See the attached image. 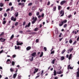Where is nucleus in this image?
Wrapping results in <instances>:
<instances>
[{"mask_svg": "<svg viewBox=\"0 0 79 79\" xmlns=\"http://www.w3.org/2000/svg\"><path fill=\"white\" fill-rule=\"evenodd\" d=\"M43 52H41V53L40 55V57H42V56H43Z\"/></svg>", "mask_w": 79, "mask_h": 79, "instance_id": "f704fd0d", "label": "nucleus"}, {"mask_svg": "<svg viewBox=\"0 0 79 79\" xmlns=\"http://www.w3.org/2000/svg\"><path fill=\"white\" fill-rule=\"evenodd\" d=\"M64 59V56H62V57H61V59L60 60H63Z\"/></svg>", "mask_w": 79, "mask_h": 79, "instance_id": "cd10ccee", "label": "nucleus"}, {"mask_svg": "<svg viewBox=\"0 0 79 79\" xmlns=\"http://www.w3.org/2000/svg\"><path fill=\"white\" fill-rule=\"evenodd\" d=\"M62 73L63 72H62V71H61L57 72V73L58 74H62Z\"/></svg>", "mask_w": 79, "mask_h": 79, "instance_id": "2eb2a0df", "label": "nucleus"}, {"mask_svg": "<svg viewBox=\"0 0 79 79\" xmlns=\"http://www.w3.org/2000/svg\"><path fill=\"white\" fill-rule=\"evenodd\" d=\"M10 19L11 21H16V18H14V16L11 17Z\"/></svg>", "mask_w": 79, "mask_h": 79, "instance_id": "20e7f679", "label": "nucleus"}, {"mask_svg": "<svg viewBox=\"0 0 79 79\" xmlns=\"http://www.w3.org/2000/svg\"><path fill=\"white\" fill-rule=\"evenodd\" d=\"M76 43H77V41H75L73 43V45H75V44H76Z\"/></svg>", "mask_w": 79, "mask_h": 79, "instance_id": "09e8293b", "label": "nucleus"}, {"mask_svg": "<svg viewBox=\"0 0 79 79\" xmlns=\"http://www.w3.org/2000/svg\"><path fill=\"white\" fill-rule=\"evenodd\" d=\"M31 47L30 46H28L27 47V48H26V50H31Z\"/></svg>", "mask_w": 79, "mask_h": 79, "instance_id": "4468645a", "label": "nucleus"}, {"mask_svg": "<svg viewBox=\"0 0 79 79\" xmlns=\"http://www.w3.org/2000/svg\"><path fill=\"white\" fill-rule=\"evenodd\" d=\"M63 24V22H61V23H60L59 24V26H62Z\"/></svg>", "mask_w": 79, "mask_h": 79, "instance_id": "6ab92c4d", "label": "nucleus"}, {"mask_svg": "<svg viewBox=\"0 0 79 79\" xmlns=\"http://www.w3.org/2000/svg\"><path fill=\"white\" fill-rule=\"evenodd\" d=\"M70 65H69L68 66V69H69V68H70Z\"/></svg>", "mask_w": 79, "mask_h": 79, "instance_id": "4d7b16f0", "label": "nucleus"}, {"mask_svg": "<svg viewBox=\"0 0 79 79\" xmlns=\"http://www.w3.org/2000/svg\"><path fill=\"white\" fill-rule=\"evenodd\" d=\"M55 53V51H51V54H53V53Z\"/></svg>", "mask_w": 79, "mask_h": 79, "instance_id": "49530a36", "label": "nucleus"}, {"mask_svg": "<svg viewBox=\"0 0 79 79\" xmlns=\"http://www.w3.org/2000/svg\"><path fill=\"white\" fill-rule=\"evenodd\" d=\"M60 9H61V6H58V10H60Z\"/></svg>", "mask_w": 79, "mask_h": 79, "instance_id": "a878e982", "label": "nucleus"}, {"mask_svg": "<svg viewBox=\"0 0 79 79\" xmlns=\"http://www.w3.org/2000/svg\"><path fill=\"white\" fill-rule=\"evenodd\" d=\"M67 3V1H65V0H64V1H62L60 2V5H63V4L64 3Z\"/></svg>", "mask_w": 79, "mask_h": 79, "instance_id": "7ed1b4c3", "label": "nucleus"}, {"mask_svg": "<svg viewBox=\"0 0 79 79\" xmlns=\"http://www.w3.org/2000/svg\"><path fill=\"white\" fill-rule=\"evenodd\" d=\"M65 51H66L65 49H64V50H63L61 52L62 54H64V52H65Z\"/></svg>", "mask_w": 79, "mask_h": 79, "instance_id": "393cba45", "label": "nucleus"}, {"mask_svg": "<svg viewBox=\"0 0 79 79\" xmlns=\"http://www.w3.org/2000/svg\"><path fill=\"white\" fill-rule=\"evenodd\" d=\"M69 42L70 44H72V42H73V41L71 40H69Z\"/></svg>", "mask_w": 79, "mask_h": 79, "instance_id": "e433bc0d", "label": "nucleus"}, {"mask_svg": "<svg viewBox=\"0 0 79 79\" xmlns=\"http://www.w3.org/2000/svg\"><path fill=\"white\" fill-rule=\"evenodd\" d=\"M16 76H17V73H16L14 74L13 77V78L15 79V78H16Z\"/></svg>", "mask_w": 79, "mask_h": 79, "instance_id": "f3484780", "label": "nucleus"}, {"mask_svg": "<svg viewBox=\"0 0 79 79\" xmlns=\"http://www.w3.org/2000/svg\"><path fill=\"white\" fill-rule=\"evenodd\" d=\"M11 62V61L9 59H7V61L6 62V64H8L9 63H10Z\"/></svg>", "mask_w": 79, "mask_h": 79, "instance_id": "6e6552de", "label": "nucleus"}, {"mask_svg": "<svg viewBox=\"0 0 79 79\" xmlns=\"http://www.w3.org/2000/svg\"><path fill=\"white\" fill-rule=\"evenodd\" d=\"M32 20H33L32 22V24H34L35 22H36V21L37 20V17H33V18H32Z\"/></svg>", "mask_w": 79, "mask_h": 79, "instance_id": "f257e3e1", "label": "nucleus"}, {"mask_svg": "<svg viewBox=\"0 0 79 79\" xmlns=\"http://www.w3.org/2000/svg\"><path fill=\"white\" fill-rule=\"evenodd\" d=\"M36 16H39V12H38L36 13Z\"/></svg>", "mask_w": 79, "mask_h": 79, "instance_id": "de8ad7c7", "label": "nucleus"}, {"mask_svg": "<svg viewBox=\"0 0 79 79\" xmlns=\"http://www.w3.org/2000/svg\"><path fill=\"white\" fill-rule=\"evenodd\" d=\"M29 16H32V13H29Z\"/></svg>", "mask_w": 79, "mask_h": 79, "instance_id": "680f3d73", "label": "nucleus"}, {"mask_svg": "<svg viewBox=\"0 0 79 79\" xmlns=\"http://www.w3.org/2000/svg\"><path fill=\"white\" fill-rule=\"evenodd\" d=\"M72 16V15H69L68 16V18H71Z\"/></svg>", "mask_w": 79, "mask_h": 79, "instance_id": "ea45409f", "label": "nucleus"}, {"mask_svg": "<svg viewBox=\"0 0 79 79\" xmlns=\"http://www.w3.org/2000/svg\"><path fill=\"white\" fill-rule=\"evenodd\" d=\"M4 34V33L3 32H2L1 34H0V36H1L2 35H3Z\"/></svg>", "mask_w": 79, "mask_h": 79, "instance_id": "6e6d98bb", "label": "nucleus"}, {"mask_svg": "<svg viewBox=\"0 0 79 79\" xmlns=\"http://www.w3.org/2000/svg\"><path fill=\"white\" fill-rule=\"evenodd\" d=\"M4 17H6L7 16V14L6 13H5L4 14Z\"/></svg>", "mask_w": 79, "mask_h": 79, "instance_id": "473e14b6", "label": "nucleus"}, {"mask_svg": "<svg viewBox=\"0 0 79 79\" xmlns=\"http://www.w3.org/2000/svg\"><path fill=\"white\" fill-rule=\"evenodd\" d=\"M23 42L18 41H17V45H23Z\"/></svg>", "mask_w": 79, "mask_h": 79, "instance_id": "f03ea898", "label": "nucleus"}, {"mask_svg": "<svg viewBox=\"0 0 79 79\" xmlns=\"http://www.w3.org/2000/svg\"><path fill=\"white\" fill-rule=\"evenodd\" d=\"M38 42H39V39H37L36 40V42L37 43H38Z\"/></svg>", "mask_w": 79, "mask_h": 79, "instance_id": "e2e57ef3", "label": "nucleus"}, {"mask_svg": "<svg viewBox=\"0 0 79 79\" xmlns=\"http://www.w3.org/2000/svg\"><path fill=\"white\" fill-rule=\"evenodd\" d=\"M32 5V2H31L29 3L28 5V6H31Z\"/></svg>", "mask_w": 79, "mask_h": 79, "instance_id": "72a5a7b5", "label": "nucleus"}, {"mask_svg": "<svg viewBox=\"0 0 79 79\" xmlns=\"http://www.w3.org/2000/svg\"><path fill=\"white\" fill-rule=\"evenodd\" d=\"M44 50L45 52H46V51H47V48L45 47H44Z\"/></svg>", "mask_w": 79, "mask_h": 79, "instance_id": "a18cd8bd", "label": "nucleus"}, {"mask_svg": "<svg viewBox=\"0 0 79 79\" xmlns=\"http://www.w3.org/2000/svg\"><path fill=\"white\" fill-rule=\"evenodd\" d=\"M56 6H55L53 7V11H56Z\"/></svg>", "mask_w": 79, "mask_h": 79, "instance_id": "b1692460", "label": "nucleus"}, {"mask_svg": "<svg viewBox=\"0 0 79 79\" xmlns=\"http://www.w3.org/2000/svg\"><path fill=\"white\" fill-rule=\"evenodd\" d=\"M58 77H55L54 79H58Z\"/></svg>", "mask_w": 79, "mask_h": 79, "instance_id": "774afa93", "label": "nucleus"}, {"mask_svg": "<svg viewBox=\"0 0 79 79\" xmlns=\"http://www.w3.org/2000/svg\"><path fill=\"white\" fill-rule=\"evenodd\" d=\"M13 7L12 6L11 7V10H10V11H13Z\"/></svg>", "mask_w": 79, "mask_h": 79, "instance_id": "8fccbe9b", "label": "nucleus"}, {"mask_svg": "<svg viewBox=\"0 0 79 79\" xmlns=\"http://www.w3.org/2000/svg\"><path fill=\"white\" fill-rule=\"evenodd\" d=\"M77 77H79V68H78L77 69Z\"/></svg>", "mask_w": 79, "mask_h": 79, "instance_id": "39448f33", "label": "nucleus"}, {"mask_svg": "<svg viewBox=\"0 0 79 79\" xmlns=\"http://www.w3.org/2000/svg\"><path fill=\"white\" fill-rule=\"evenodd\" d=\"M9 6H11L12 5V3L11 2L9 3Z\"/></svg>", "mask_w": 79, "mask_h": 79, "instance_id": "5fc2aeb1", "label": "nucleus"}, {"mask_svg": "<svg viewBox=\"0 0 79 79\" xmlns=\"http://www.w3.org/2000/svg\"><path fill=\"white\" fill-rule=\"evenodd\" d=\"M33 59H34V57H31L30 58V60L31 61H33Z\"/></svg>", "mask_w": 79, "mask_h": 79, "instance_id": "412c9836", "label": "nucleus"}, {"mask_svg": "<svg viewBox=\"0 0 79 79\" xmlns=\"http://www.w3.org/2000/svg\"><path fill=\"white\" fill-rule=\"evenodd\" d=\"M3 6V4L2 3H0V6L1 7H2Z\"/></svg>", "mask_w": 79, "mask_h": 79, "instance_id": "c756f323", "label": "nucleus"}, {"mask_svg": "<svg viewBox=\"0 0 79 79\" xmlns=\"http://www.w3.org/2000/svg\"><path fill=\"white\" fill-rule=\"evenodd\" d=\"M41 17H43V18H44V13H43L41 15Z\"/></svg>", "mask_w": 79, "mask_h": 79, "instance_id": "603ef678", "label": "nucleus"}, {"mask_svg": "<svg viewBox=\"0 0 79 79\" xmlns=\"http://www.w3.org/2000/svg\"><path fill=\"white\" fill-rule=\"evenodd\" d=\"M10 10V8H8L7 9V10H6V12H8V11H9Z\"/></svg>", "mask_w": 79, "mask_h": 79, "instance_id": "c03bdc74", "label": "nucleus"}, {"mask_svg": "<svg viewBox=\"0 0 79 79\" xmlns=\"http://www.w3.org/2000/svg\"><path fill=\"white\" fill-rule=\"evenodd\" d=\"M18 78L19 79H21V76H19L18 77Z\"/></svg>", "mask_w": 79, "mask_h": 79, "instance_id": "69168bd1", "label": "nucleus"}, {"mask_svg": "<svg viewBox=\"0 0 79 79\" xmlns=\"http://www.w3.org/2000/svg\"><path fill=\"white\" fill-rule=\"evenodd\" d=\"M18 25V22H16L15 24V26H17Z\"/></svg>", "mask_w": 79, "mask_h": 79, "instance_id": "3c124183", "label": "nucleus"}, {"mask_svg": "<svg viewBox=\"0 0 79 79\" xmlns=\"http://www.w3.org/2000/svg\"><path fill=\"white\" fill-rule=\"evenodd\" d=\"M38 70H39V69H35L33 73L34 74H35V73H37V72L38 71Z\"/></svg>", "mask_w": 79, "mask_h": 79, "instance_id": "1a4fd4ad", "label": "nucleus"}, {"mask_svg": "<svg viewBox=\"0 0 79 79\" xmlns=\"http://www.w3.org/2000/svg\"><path fill=\"white\" fill-rule=\"evenodd\" d=\"M73 48H71V49H70L68 50V51H69L70 52H72V51H73Z\"/></svg>", "mask_w": 79, "mask_h": 79, "instance_id": "bb28decb", "label": "nucleus"}, {"mask_svg": "<svg viewBox=\"0 0 79 79\" xmlns=\"http://www.w3.org/2000/svg\"><path fill=\"white\" fill-rule=\"evenodd\" d=\"M12 65L13 66H14L15 65V62L13 61L12 62Z\"/></svg>", "mask_w": 79, "mask_h": 79, "instance_id": "58836bf2", "label": "nucleus"}, {"mask_svg": "<svg viewBox=\"0 0 79 79\" xmlns=\"http://www.w3.org/2000/svg\"><path fill=\"white\" fill-rule=\"evenodd\" d=\"M31 25V23L29 22L28 24V25H26L25 26V28L26 27H29Z\"/></svg>", "mask_w": 79, "mask_h": 79, "instance_id": "0eeeda50", "label": "nucleus"}, {"mask_svg": "<svg viewBox=\"0 0 79 79\" xmlns=\"http://www.w3.org/2000/svg\"><path fill=\"white\" fill-rule=\"evenodd\" d=\"M56 72L55 70L54 71V76H56Z\"/></svg>", "mask_w": 79, "mask_h": 79, "instance_id": "aec40b11", "label": "nucleus"}, {"mask_svg": "<svg viewBox=\"0 0 79 79\" xmlns=\"http://www.w3.org/2000/svg\"><path fill=\"white\" fill-rule=\"evenodd\" d=\"M3 50H2L0 52V54H1V53H3Z\"/></svg>", "mask_w": 79, "mask_h": 79, "instance_id": "bf43d9fd", "label": "nucleus"}, {"mask_svg": "<svg viewBox=\"0 0 79 79\" xmlns=\"http://www.w3.org/2000/svg\"><path fill=\"white\" fill-rule=\"evenodd\" d=\"M16 56V55H14L12 56V58H15Z\"/></svg>", "mask_w": 79, "mask_h": 79, "instance_id": "37998d69", "label": "nucleus"}, {"mask_svg": "<svg viewBox=\"0 0 79 79\" xmlns=\"http://www.w3.org/2000/svg\"><path fill=\"white\" fill-rule=\"evenodd\" d=\"M15 15L16 17H18V12H17L15 13Z\"/></svg>", "mask_w": 79, "mask_h": 79, "instance_id": "dca6fc26", "label": "nucleus"}, {"mask_svg": "<svg viewBox=\"0 0 79 79\" xmlns=\"http://www.w3.org/2000/svg\"><path fill=\"white\" fill-rule=\"evenodd\" d=\"M63 22V24L64 23H67V20H64L63 21H62Z\"/></svg>", "mask_w": 79, "mask_h": 79, "instance_id": "7c9ffc66", "label": "nucleus"}, {"mask_svg": "<svg viewBox=\"0 0 79 79\" xmlns=\"http://www.w3.org/2000/svg\"><path fill=\"white\" fill-rule=\"evenodd\" d=\"M50 1H48L47 5H50Z\"/></svg>", "mask_w": 79, "mask_h": 79, "instance_id": "864d4df0", "label": "nucleus"}, {"mask_svg": "<svg viewBox=\"0 0 79 79\" xmlns=\"http://www.w3.org/2000/svg\"><path fill=\"white\" fill-rule=\"evenodd\" d=\"M10 70L11 72H13L15 71V69L13 68H10Z\"/></svg>", "mask_w": 79, "mask_h": 79, "instance_id": "4be33fe9", "label": "nucleus"}, {"mask_svg": "<svg viewBox=\"0 0 79 79\" xmlns=\"http://www.w3.org/2000/svg\"><path fill=\"white\" fill-rule=\"evenodd\" d=\"M55 60H56V59H53L51 62V63L52 64H54L55 63Z\"/></svg>", "mask_w": 79, "mask_h": 79, "instance_id": "a211bd4d", "label": "nucleus"}, {"mask_svg": "<svg viewBox=\"0 0 79 79\" xmlns=\"http://www.w3.org/2000/svg\"><path fill=\"white\" fill-rule=\"evenodd\" d=\"M19 5H22V6H24V3H18Z\"/></svg>", "mask_w": 79, "mask_h": 79, "instance_id": "9d476101", "label": "nucleus"}, {"mask_svg": "<svg viewBox=\"0 0 79 79\" xmlns=\"http://www.w3.org/2000/svg\"><path fill=\"white\" fill-rule=\"evenodd\" d=\"M72 57V54H70L69 57V60H71V58Z\"/></svg>", "mask_w": 79, "mask_h": 79, "instance_id": "5701e85b", "label": "nucleus"}, {"mask_svg": "<svg viewBox=\"0 0 79 79\" xmlns=\"http://www.w3.org/2000/svg\"><path fill=\"white\" fill-rule=\"evenodd\" d=\"M5 40V39H3L2 38L0 39V41H1V42H4Z\"/></svg>", "mask_w": 79, "mask_h": 79, "instance_id": "ddd939ff", "label": "nucleus"}, {"mask_svg": "<svg viewBox=\"0 0 79 79\" xmlns=\"http://www.w3.org/2000/svg\"><path fill=\"white\" fill-rule=\"evenodd\" d=\"M26 0H22L21 1V2H24L25 3L26 2Z\"/></svg>", "mask_w": 79, "mask_h": 79, "instance_id": "79ce46f5", "label": "nucleus"}, {"mask_svg": "<svg viewBox=\"0 0 79 79\" xmlns=\"http://www.w3.org/2000/svg\"><path fill=\"white\" fill-rule=\"evenodd\" d=\"M31 55L32 56H33V57H35V56H36V52H35L33 53Z\"/></svg>", "mask_w": 79, "mask_h": 79, "instance_id": "9b49d317", "label": "nucleus"}, {"mask_svg": "<svg viewBox=\"0 0 79 79\" xmlns=\"http://www.w3.org/2000/svg\"><path fill=\"white\" fill-rule=\"evenodd\" d=\"M67 27V24H65L64 25V27Z\"/></svg>", "mask_w": 79, "mask_h": 79, "instance_id": "a19ab883", "label": "nucleus"}, {"mask_svg": "<svg viewBox=\"0 0 79 79\" xmlns=\"http://www.w3.org/2000/svg\"><path fill=\"white\" fill-rule=\"evenodd\" d=\"M43 73H44V70H43L41 71V74L42 76H43Z\"/></svg>", "mask_w": 79, "mask_h": 79, "instance_id": "4c0bfd02", "label": "nucleus"}, {"mask_svg": "<svg viewBox=\"0 0 79 79\" xmlns=\"http://www.w3.org/2000/svg\"><path fill=\"white\" fill-rule=\"evenodd\" d=\"M14 37V35L13 34L10 37V39H12Z\"/></svg>", "mask_w": 79, "mask_h": 79, "instance_id": "2f4dec72", "label": "nucleus"}, {"mask_svg": "<svg viewBox=\"0 0 79 79\" xmlns=\"http://www.w3.org/2000/svg\"><path fill=\"white\" fill-rule=\"evenodd\" d=\"M62 35V33H60V35H59V37H61V36Z\"/></svg>", "mask_w": 79, "mask_h": 79, "instance_id": "13d9d810", "label": "nucleus"}, {"mask_svg": "<svg viewBox=\"0 0 79 79\" xmlns=\"http://www.w3.org/2000/svg\"><path fill=\"white\" fill-rule=\"evenodd\" d=\"M19 33H20V34H23V31H19Z\"/></svg>", "mask_w": 79, "mask_h": 79, "instance_id": "338daca9", "label": "nucleus"}, {"mask_svg": "<svg viewBox=\"0 0 79 79\" xmlns=\"http://www.w3.org/2000/svg\"><path fill=\"white\" fill-rule=\"evenodd\" d=\"M6 21L5 20V21H4L3 22H2V23H3V24H5L6 23Z\"/></svg>", "mask_w": 79, "mask_h": 79, "instance_id": "c9c22d12", "label": "nucleus"}, {"mask_svg": "<svg viewBox=\"0 0 79 79\" xmlns=\"http://www.w3.org/2000/svg\"><path fill=\"white\" fill-rule=\"evenodd\" d=\"M26 24V22H24L23 23V25L24 26Z\"/></svg>", "mask_w": 79, "mask_h": 79, "instance_id": "052dcab7", "label": "nucleus"}, {"mask_svg": "<svg viewBox=\"0 0 79 79\" xmlns=\"http://www.w3.org/2000/svg\"><path fill=\"white\" fill-rule=\"evenodd\" d=\"M41 17V15H39V16H38V18H39V19H40Z\"/></svg>", "mask_w": 79, "mask_h": 79, "instance_id": "0e129e2a", "label": "nucleus"}, {"mask_svg": "<svg viewBox=\"0 0 79 79\" xmlns=\"http://www.w3.org/2000/svg\"><path fill=\"white\" fill-rule=\"evenodd\" d=\"M60 14H62V15H60V17L63 16L64 15V11H63V10H61L60 11Z\"/></svg>", "mask_w": 79, "mask_h": 79, "instance_id": "423d86ee", "label": "nucleus"}, {"mask_svg": "<svg viewBox=\"0 0 79 79\" xmlns=\"http://www.w3.org/2000/svg\"><path fill=\"white\" fill-rule=\"evenodd\" d=\"M38 30H39V28H35L34 29V31H38Z\"/></svg>", "mask_w": 79, "mask_h": 79, "instance_id": "c85d7f7f", "label": "nucleus"}, {"mask_svg": "<svg viewBox=\"0 0 79 79\" xmlns=\"http://www.w3.org/2000/svg\"><path fill=\"white\" fill-rule=\"evenodd\" d=\"M15 50H16L17 49H19V48H21V47L19 46H18L17 47L16 46H15Z\"/></svg>", "mask_w": 79, "mask_h": 79, "instance_id": "f8f14e48", "label": "nucleus"}]
</instances>
